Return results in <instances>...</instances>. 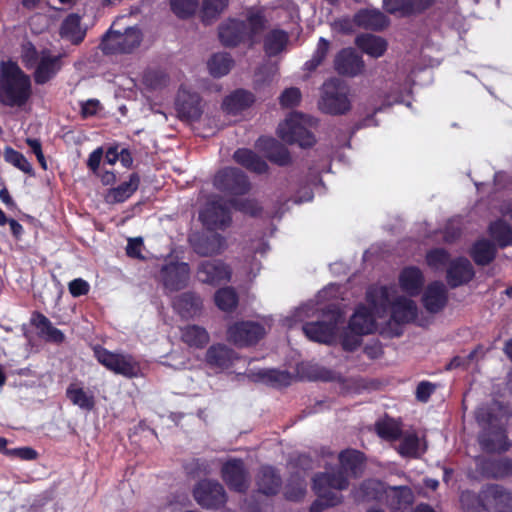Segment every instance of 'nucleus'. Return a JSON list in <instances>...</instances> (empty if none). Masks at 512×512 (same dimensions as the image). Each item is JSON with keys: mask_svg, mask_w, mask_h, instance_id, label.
Instances as JSON below:
<instances>
[{"mask_svg": "<svg viewBox=\"0 0 512 512\" xmlns=\"http://www.w3.org/2000/svg\"><path fill=\"white\" fill-rule=\"evenodd\" d=\"M33 94L32 81L17 62H0V105L9 108H22Z\"/></svg>", "mask_w": 512, "mask_h": 512, "instance_id": "nucleus-1", "label": "nucleus"}, {"mask_svg": "<svg viewBox=\"0 0 512 512\" xmlns=\"http://www.w3.org/2000/svg\"><path fill=\"white\" fill-rule=\"evenodd\" d=\"M268 19L260 9L249 10L246 21L236 18H228L218 27V37L221 44L228 48H234L242 43H248L253 47L257 43V36L266 28Z\"/></svg>", "mask_w": 512, "mask_h": 512, "instance_id": "nucleus-2", "label": "nucleus"}, {"mask_svg": "<svg viewBox=\"0 0 512 512\" xmlns=\"http://www.w3.org/2000/svg\"><path fill=\"white\" fill-rule=\"evenodd\" d=\"M465 512H512V493L499 484H488L478 496L470 492L461 495Z\"/></svg>", "mask_w": 512, "mask_h": 512, "instance_id": "nucleus-3", "label": "nucleus"}, {"mask_svg": "<svg viewBox=\"0 0 512 512\" xmlns=\"http://www.w3.org/2000/svg\"><path fill=\"white\" fill-rule=\"evenodd\" d=\"M142 39V31L136 26L127 27L124 32L110 28L102 37L100 49L105 55L128 54L140 46Z\"/></svg>", "mask_w": 512, "mask_h": 512, "instance_id": "nucleus-4", "label": "nucleus"}, {"mask_svg": "<svg viewBox=\"0 0 512 512\" xmlns=\"http://www.w3.org/2000/svg\"><path fill=\"white\" fill-rule=\"evenodd\" d=\"M312 489L317 497L327 499L328 505H338L342 502V495L336 491L348 488L349 480L342 470L319 472L312 479Z\"/></svg>", "mask_w": 512, "mask_h": 512, "instance_id": "nucleus-5", "label": "nucleus"}, {"mask_svg": "<svg viewBox=\"0 0 512 512\" xmlns=\"http://www.w3.org/2000/svg\"><path fill=\"white\" fill-rule=\"evenodd\" d=\"M348 86L338 78H331L324 82L320 107L323 112L330 115H343L351 109L348 98Z\"/></svg>", "mask_w": 512, "mask_h": 512, "instance_id": "nucleus-6", "label": "nucleus"}, {"mask_svg": "<svg viewBox=\"0 0 512 512\" xmlns=\"http://www.w3.org/2000/svg\"><path fill=\"white\" fill-rule=\"evenodd\" d=\"M93 351L97 361L113 373L129 379L138 377L140 366L132 355L114 353L100 345L95 346Z\"/></svg>", "mask_w": 512, "mask_h": 512, "instance_id": "nucleus-7", "label": "nucleus"}, {"mask_svg": "<svg viewBox=\"0 0 512 512\" xmlns=\"http://www.w3.org/2000/svg\"><path fill=\"white\" fill-rule=\"evenodd\" d=\"M216 190L229 196H242L249 192L251 184L247 175L235 167H225L219 170L213 179Z\"/></svg>", "mask_w": 512, "mask_h": 512, "instance_id": "nucleus-8", "label": "nucleus"}, {"mask_svg": "<svg viewBox=\"0 0 512 512\" xmlns=\"http://www.w3.org/2000/svg\"><path fill=\"white\" fill-rule=\"evenodd\" d=\"M324 315H329L328 321L306 322L302 329L309 340L329 345L335 341L341 313L338 309H329Z\"/></svg>", "mask_w": 512, "mask_h": 512, "instance_id": "nucleus-9", "label": "nucleus"}, {"mask_svg": "<svg viewBox=\"0 0 512 512\" xmlns=\"http://www.w3.org/2000/svg\"><path fill=\"white\" fill-rule=\"evenodd\" d=\"M266 334L265 327L255 321H237L227 329V340L237 347L257 344Z\"/></svg>", "mask_w": 512, "mask_h": 512, "instance_id": "nucleus-10", "label": "nucleus"}, {"mask_svg": "<svg viewBox=\"0 0 512 512\" xmlns=\"http://www.w3.org/2000/svg\"><path fill=\"white\" fill-rule=\"evenodd\" d=\"M193 496L197 503L206 509H219L227 502L226 491L216 480L199 481L193 489Z\"/></svg>", "mask_w": 512, "mask_h": 512, "instance_id": "nucleus-11", "label": "nucleus"}, {"mask_svg": "<svg viewBox=\"0 0 512 512\" xmlns=\"http://www.w3.org/2000/svg\"><path fill=\"white\" fill-rule=\"evenodd\" d=\"M199 218L209 231L225 230L232 223L230 208L221 198L209 201L200 212Z\"/></svg>", "mask_w": 512, "mask_h": 512, "instance_id": "nucleus-12", "label": "nucleus"}, {"mask_svg": "<svg viewBox=\"0 0 512 512\" xmlns=\"http://www.w3.org/2000/svg\"><path fill=\"white\" fill-rule=\"evenodd\" d=\"M221 477L231 491L245 494L249 489V472L240 458L226 461L221 467Z\"/></svg>", "mask_w": 512, "mask_h": 512, "instance_id": "nucleus-13", "label": "nucleus"}, {"mask_svg": "<svg viewBox=\"0 0 512 512\" xmlns=\"http://www.w3.org/2000/svg\"><path fill=\"white\" fill-rule=\"evenodd\" d=\"M197 278L211 286H219L231 280L232 269L222 260H204L197 266Z\"/></svg>", "mask_w": 512, "mask_h": 512, "instance_id": "nucleus-14", "label": "nucleus"}, {"mask_svg": "<svg viewBox=\"0 0 512 512\" xmlns=\"http://www.w3.org/2000/svg\"><path fill=\"white\" fill-rule=\"evenodd\" d=\"M478 443L481 449L489 454L505 453L510 450L511 442L507 435V429L502 424L486 427L479 434Z\"/></svg>", "mask_w": 512, "mask_h": 512, "instance_id": "nucleus-15", "label": "nucleus"}, {"mask_svg": "<svg viewBox=\"0 0 512 512\" xmlns=\"http://www.w3.org/2000/svg\"><path fill=\"white\" fill-rule=\"evenodd\" d=\"M278 136L288 144H297L301 148L312 147L316 143L314 134L293 118L286 119L277 129Z\"/></svg>", "mask_w": 512, "mask_h": 512, "instance_id": "nucleus-16", "label": "nucleus"}, {"mask_svg": "<svg viewBox=\"0 0 512 512\" xmlns=\"http://www.w3.org/2000/svg\"><path fill=\"white\" fill-rule=\"evenodd\" d=\"M189 241L193 251L202 257L219 255L226 248V238L215 231L196 234Z\"/></svg>", "mask_w": 512, "mask_h": 512, "instance_id": "nucleus-17", "label": "nucleus"}, {"mask_svg": "<svg viewBox=\"0 0 512 512\" xmlns=\"http://www.w3.org/2000/svg\"><path fill=\"white\" fill-rule=\"evenodd\" d=\"M162 283L169 291H180L188 285L190 267L186 262H170L160 271Z\"/></svg>", "mask_w": 512, "mask_h": 512, "instance_id": "nucleus-18", "label": "nucleus"}, {"mask_svg": "<svg viewBox=\"0 0 512 512\" xmlns=\"http://www.w3.org/2000/svg\"><path fill=\"white\" fill-rule=\"evenodd\" d=\"M172 308L182 319H194L200 316L204 309L203 298L195 291H186L172 299Z\"/></svg>", "mask_w": 512, "mask_h": 512, "instance_id": "nucleus-19", "label": "nucleus"}, {"mask_svg": "<svg viewBox=\"0 0 512 512\" xmlns=\"http://www.w3.org/2000/svg\"><path fill=\"white\" fill-rule=\"evenodd\" d=\"M62 55H53L49 49L40 51V59L33 72V80L37 85L51 81L62 69Z\"/></svg>", "mask_w": 512, "mask_h": 512, "instance_id": "nucleus-20", "label": "nucleus"}, {"mask_svg": "<svg viewBox=\"0 0 512 512\" xmlns=\"http://www.w3.org/2000/svg\"><path fill=\"white\" fill-rule=\"evenodd\" d=\"M474 277V267L464 256L452 259L446 270V281L452 289L468 284Z\"/></svg>", "mask_w": 512, "mask_h": 512, "instance_id": "nucleus-21", "label": "nucleus"}, {"mask_svg": "<svg viewBox=\"0 0 512 512\" xmlns=\"http://www.w3.org/2000/svg\"><path fill=\"white\" fill-rule=\"evenodd\" d=\"M365 63L353 48L341 49L334 58V69L339 75L355 77L364 71Z\"/></svg>", "mask_w": 512, "mask_h": 512, "instance_id": "nucleus-22", "label": "nucleus"}, {"mask_svg": "<svg viewBox=\"0 0 512 512\" xmlns=\"http://www.w3.org/2000/svg\"><path fill=\"white\" fill-rule=\"evenodd\" d=\"M201 99L197 93L180 89L175 102L176 111L182 120L196 121L202 115Z\"/></svg>", "mask_w": 512, "mask_h": 512, "instance_id": "nucleus-23", "label": "nucleus"}, {"mask_svg": "<svg viewBox=\"0 0 512 512\" xmlns=\"http://www.w3.org/2000/svg\"><path fill=\"white\" fill-rule=\"evenodd\" d=\"M255 101V95L251 91L238 88L223 99L222 110L228 115L236 116L249 109Z\"/></svg>", "mask_w": 512, "mask_h": 512, "instance_id": "nucleus-24", "label": "nucleus"}, {"mask_svg": "<svg viewBox=\"0 0 512 512\" xmlns=\"http://www.w3.org/2000/svg\"><path fill=\"white\" fill-rule=\"evenodd\" d=\"M447 302L448 292L441 281H433L428 284L422 297V303L429 313L436 314L442 311Z\"/></svg>", "mask_w": 512, "mask_h": 512, "instance_id": "nucleus-25", "label": "nucleus"}, {"mask_svg": "<svg viewBox=\"0 0 512 512\" xmlns=\"http://www.w3.org/2000/svg\"><path fill=\"white\" fill-rule=\"evenodd\" d=\"M478 470L481 475L488 479H503L512 476V459L483 458L478 462Z\"/></svg>", "mask_w": 512, "mask_h": 512, "instance_id": "nucleus-26", "label": "nucleus"}, {"mask_svg": "<svg viewBox=\"0 0 512 512\" xmlns=\"http://www.w3.org/2000/svg\"><path fill=\"white\" fill-rule=\"evenodd\" d=\"M401 290L410 297L418 296L424 286L425 278L420 268L416 266L404 267L398 277Z\"/></svg>", "mask_w": 512, "mask_h": 512, "instance_id": "nucleus-27", "label": "nucleus"}, {"mask_svg": "<svg viewBox=\"0 0 512 512\" xmlns=\"http://www.w3.org/2000/svg\"><path fill=\"white\" fill-rule=\"evenodd\" d=\"M256 485L259 493L265 496H275L280 491L282 479L274 467L265 465L257 474Z\"/></svg>", "mask_w": 512, "mask_h": 512, "instance_id": "nucleus-28", "label": "nucleus"}, {"mask_svg": "<svg viewBox=\"0 0 512 512\" xmlns=\"http://www.w3.org/2000/svg\"><path fill=\"white\" fill-rule=\"evenodd\" d=\"M30 323L39 329V336L46 342L53 344H62L66 337L64 333L53 326L52 322L41 312L34 311L31 315Z\"/></svg>", "mask_w": 512, "mask_h": 512, "instance_id": "nucleus-29", "label": "nucleus"}, {"mask_svg": "<svg viewBox=\"0 0 512 512\" xmlns=\"http://www.w3.org/2000/svg\"><path fill=\"white\" fill-rule=\"evenodd\" d=\"M236 359V352L224 344L211 345L205 355V361L210 367L221 370L229 369Z\"/></svg>", "mask_w": 512, "mask_h": 512, "instance_id": "nucleus-30", "label": "nucleus"}, {"mask_svg": "<svg viewBox=\"0 0 512 512\" xmlns=\"http://www.w3.org/2000/svg\"><path fill=\"white\" fill-rule=\"evenodd\" d=\"M356 26L372 31H382L389 25V19L379 10L361 9L353 16Z\"/></svg>", "mask_w": 512, "mask_h": 512, "instance_id": "nucleus-31", "label": "nucleus"}, {"mask_svg": "<svg viewBox=\"0 0 512 512\" xmlns=\"http://www.w3.org/2000/svg\"><path fill=\"white\" fill-rule=\"evenodd\" d=\"M416 317L417 306L413 300L401 296L391 304L389 323L402 325L414 321Z\"/></svg>", "mask_w": 512, "mask_h": 512, "instance_id": "nucleus-32", "label": "nucleus"}, {"mask_svg": "<svg viewBox=\"0 0 512 512\" xmlns=\"http://www.w3.org/2000/svg\"><path fill=\"white\" fill-rule=\"evenodd\" d=\"M348 327L357 335L373 333L376 325L372 312L364 305L359 306L351 316Z\"/></svg>", "mask_w": 512, "mask_h": 512, "instance_id": "nucleus-33", "label": "nucleus"}, {"mask_svg": "<svg viewBox=\"0 0 512 512\" xmlns=\"http://www.w3.org/2000/svg\"><path fill=\"white\" fill-rule=\"evenodd\" d=\"M469 255L477 266H487L495 260L497 247L490 240L481 238L472 244Z\"/></svg>", "mask_w": 512, "mask_h": 512, "instance_id": "nucleus-34", "label": "nucleus"}, {"mask_svg": "<svg viewBox=\"0 0 512 512\" xmlns=\"http://www.w3.org/2000/svg\"><path fill=\"white\" fill-rule=\"evenodd\" d=\"M261 148L266 158L278 166L285 167L292 162L289 150L274 138L264 139Z\"/></svg>", "mask_w": 512, "mask_h": 512, "instance_id": "nucleus-35", "label": "nucleus"}, {"mask_svg": "<svg viewBox=\"0 0 512 512\" xmlns=\"http://www.w3.org/2000/svg\"><path fill=\"white\" fill-rule=\"evenodd\" d=\"M356 46L365 54L373 58H379L385 54L388 48L387 41L374 34H360L355 38Z\"/></svg>", "mask_w": 512, "mask_h": 512, "instance_id": "nucleus-36", "label": "nucleus"}, {"mask_svg": "<svg viewBox=\"0 0 512 512\" xmlns=\"http://www.w3.org/2000/svg\"><path fill=\"white\" fill-rule=\"evenodd\" d=\"M180 337L183 343L196 349L204 348L210 341L208 331L196 324H189L180 328Z\"/></svg>", "mask_w": 512, "mask_h": 512, "instance_id": "nucleus-37", "label": "nucleus"}, {"mask_svg": "<svg viewBox=\"0 0 512 512\" xmlns=\"http://www.w3.org/2000/svg\"><path fill=\"white\" fill-rule=\"evenodd\" d=\"M234 160L246 169L257 174H264L269 166L259 155L247 148H239L234 152Z\"/></svg>", "mask_w": 512, "mask_h": 512, "instance_id": "nucleus-38", "label": "nucleus"}, {"mask_svg": "<svg viewBox=\"0 0 512 512\" xmlns=\"http://www.w3.org/2000/svg\"><path fill=\"white\" fill-rule=\"evenodd\" d=\"M60 35L72 44L79 45L86 35V31L81 28V17L75 13L69 14L61 24Z\"/></svg>", "mask_w": 512, "mask_h": 512, "instance_id": "nucleus-39", "label": "nucleus"}, {"mask_svg": "<svg viewBox=\"0 0 512 512\" xmlns=\"http://www.w3.org/2000/svg\"><path fill=\"white\" fill-rule=\"evenodd\" d=\"M289 41L288 33L283 29L270 30L263 39V50L268 57L280 54Z\"/></svg>", "mask_w": 512, "mask_h": 512, "instance_id": "nucleus-40", "label": "nucleus"}, {"mask_svg": "<svg viewBox=\"0 0 512 512\" xmlns=\"http://www.w3.org/2000/svg\"><path fill=\"white\" fill-rule=\"evenodd\" d=\"M140 184V176L138 173H132L129 180L112 188L107 194L109 203H122L129 199L138 189Z\"/></svg>", "mask_w": 512, "mask_h": 512, "instance_id": "nucleus-41", "label": "nucleus"}, {"mask_svg": "<svg viewBox=\"0 0 512 512\" xmlns=\"http://www.w3.org/2000/svg\"><path fill=\"white\" fill-rule=\"evenodd\" d=\"M338 458L340 463L339 470L344 471L345 475L349 473L354 477L358 475L365 462L364 453L355 449L341 451Z\"/></svg>", "mask_w": 512, "mask_h": 512, "instance_id": "nucleus-42", "label": "nucleus"}, {"mask_svg": "<svg viewBox=\"0 0 512 512\" xmlns=\"http://www.w3.org/2000/svg\"><path fill=\"white\" fill-rule=\"evenodd\" d=\"M66 397L70 402L85 411H91L95 408V397L92 392H86L83 387L76 383H71L66 389Z\"/></svg>", "mask_w": 512, "mask_h": 512, "instance_id": "nucleus-43", "label": "nucleus"}, {"mask_svg": "<svg viewBox=\"0 0 512 512\" xmlns=\"http://www.w3.org/2000/svg\"><path fill=\"white\" fill-rule=\"evenodd\" d=\"M488 232L499 248L512 246V228L505 220L497 219L491 222Z\"/></svg>", "mask_w": 512, "mask_h": 512, "instance_id": "nucleus-44", "label": "nucleus"}, {"mask_svg": "<svg viewBox=\"0 0 512 512\" xmlns=\"http://www.w3.org/2000/svg\"><path fill=\"white\" fill-rule=\"evenodd\" d=\"M214 302L217 308L223 312H233L239 303L236 290L231 286L219 288L214 294Z\"/></svg>", "mask_w": 512, "mask_h": 512, "instance_id": "nucleus-45", "label": "nucleus"}, {"mask_svg": "<svg viewBox=\"0 0 512 512\" xmlns=\"http://www.w3.org/2000/svg\"><path fill=\"white\" fill-rule=\"evenodd\" d=\"M375 431L380 438L386 441H396L402 437L401 424L388 416L376 421Z\"/></svg>", "mask_w": 512, "mask_h": 512, "instance_id": "nucleus-46", "label": "nucleus"}, {"mask_svg": "<svg viewBox=\"0 0 512 512\" xmlns=\"http://www.w3.org/2000/svg\"><path fill=\"white\" fill-rule=\"evenodd\" d=\"M234 65V60L229 53L213 54L207 62L209 73L219 78L227 75Z\"/></svg>", "mask_w": 512, "mask_h": 512, "instance_id": "nucleus-47", "label": "nucleus"}, {"mask_svg": "<svg viewBox=\"0 0 512 512\" xmlns=\"http://www.w3.org/2000/svg\"><path fill=\"white\" fill-rule=\"evenodd\" d=\"M3 157L5 162L11 164L23 173L30 176L35 175L32 164L28 161L24 154L15 150L14 148L10 146L5 147Z\"/></svg>", "mask_w": 512, "mask_h": 512, "instance_id": "nucleus-48", "label": "nucleus"}, {"mask_svg": "<svg viewBox=\"0 0 512 512\" xmlns=\"http://www.w3.org/2000/svg\"><path fill=\"white\" fill-rule=\"evenodd\" d=\"M228 0H204L201 10V20L210 25L227 8Z\"/></svg>", "mask_w": 512, "mask_h": 512, "instance_id": "nucleus-49", "label": "nucleus"}, {"mask_svg": "<svg viewBox=\"0 0 512 512\" xmlns=\"http://www.w3.org/2000/svg\"><path fill=\"white\" fill-rule=\"evenodd\" d=\"M330 47V42L324 37H320L317 43V47L308 61L305 62L304 68L308 72L315 71L325 60Z\"/></svg>", "mask_w": 512, "mask_h": 512, "instance_id": "nucleus-50", "label": "nucleus"}, {"mask_svg": "<svg viewBox=\"0 0 512 512\" xmlns=\"http://www.w3.org/2000/svg\"><path fill=\"white\" fill-rule=\"evenodd\" d=\"M450 253L444 248H433L426 253V263L433 270H439L448 266L451 259Z\"/></svg>", "mask_w": 512, "mask_h": 512, "instance_id": "nucleus-51", "label": "nucleus"}, {"mask_svg": "<svg viewBox=\"0 0 512 512\" xmlns=\"http://www.w3.org/2000/svg\"><path fill=\"white\" fill-rule=\"evenodd\" d=\"M262 379L273 387H287L292 382V375L288 371L270 369L261 373Z\"/></svg>", "mask_w": 512, "mask_h": 512, "instance_id": "nucleus-52", "label": "nucleus"}, {"mask_svg": "<svg viewBox=\"0 0 512 512\" xmlns=\"http://www.w3.org/2000/svg\"><path fill=\"white\" fill-rule=\"evenodd\" d=\"M198 0H170L171 11L180 19H188L194 15Z\"/></svg>", "mask_w": 512, "mask_h": 512, "instance_id": "nucleus-53", "label": "nucleus"}, {"mask_svg": "<svg viewBox=\"0 0 512 512\" xmlns=\"http://www.w3.org/2000/svg\"><path fill=\"white\" fill-rule=\"evenodd\" d=\"M414 496L411 489L407 486H399L394 488L392 496L393 509H407L413 504Z\"/></svg>", "mask_w": 512, "mask_h": 512, "instance_id": "nucleus-54", "label": "nucleus"}, {"mask_svg": "<svg viewBox=\"0 0 512 512\" xmlns=\"http://www.w3.org/2000/svg\"><path fill=\"white\" fill-rule=\"evenodd\" d=\"M229 205L237 211L257 217L262 213V207L253 199H229Z\"/></svg>", "mask_w": 512, "mask_h": 512, "instance_id": "nucleus-55", "label": "nucleus"}, {"mask_svg": "<svg viewBox=\"0 0 512 512\" xmlns=\"http://www.w3.org/2000/svg\"><path fill=\"white\" fill-rule=\"evenodd\" d=\"M419 438L412 433L403 437L398 447V453L403 457L416 458L418 456Z\"/></svg>", "mask_w": 512, "mask_h": 512, "instance_id": "nucleus-56", "label": "nucleus"}, {"mask_svg": "<svg viewBox=\"0 0 512 512\" xmlns=\"http://www.w3.org/2000/svg\"><path fill=\"white\" fill-rule=\"evenodd\" d=\"M411 0H383V9L392 15L400 14L401 16L413 15L410 6Z\"/></svg>", "mask_w": 512, "mask_h": 512, "instance_id": "nucleus-57", "label": "nucleus"}, {"mask_svg": "<svg viewBox=\"0 0 512 512\" xmlns=\"http://www.w3.org/2000/svg\"><path fill=\"white\" fill-rule=\"evenodd\" d=\"M40 59V52L35 45L28 41L21 45V61L27 69L36 67Z\"/></svg>", "mask_w": 512, "mask_h": 512, "instance_id": "nucleus-58", "label": "nucleus"}, {"mask_svg": "<svg viewBox=\"0 0 512 512\" xmlns=\"http://www.w3.org/2000/svg\"><path fill=\"white\" fill-rule=\"evenodd\" d=\"M367 301L374 307H386L390 304L389 289L386 286L369 289L367 291Z\"/></svg>", "mask_w": 512, "mask_h": 512, "instance_id": "nucleus-59", "label": "nucleus"}, {"mask_svg": "<svg viewBox=\"0 0 512 512\" xmlns=\"http://www.w3.org/2000/svg\"><path fill=\"white\" fill-rule=\"evenodd\" d=\"M301 91L299 88H286L279 97V103L283 108H293L301 101Z\"/></svg>", "mask_w": 512, "mask_h": 512, "instance_id": "nucleus-60", "label": "nucleus"}, {"mask_svg": "<svg viewBox=\"0 0 512 512\" xmlns=\"http://www.w3.org/2000/svg\"><path fill=\"white\" fill-rule=\"evenodd\" d=\"M390 106V103H383L380 106L373 107L370 113H368L364 118H362L355 124V129L359 130L370 126H378L379 123L378 120L375 118V115L379 112L384 111L386 108H390Z\"/></svg>", "mask_w": 512, "mask_h": 512, "instance_id": "nucleus-61", "label": "nucleus"}, {"mask_svg": "<svg viewBox=\"0 0 512 512\" xmlns=\"http://www.w3.org/2000/svg\"><path fill=\"white\" fill-rule=\"evenodd\" d=\"M7 456L11 458H19L21 460L31 461L37 459L38 452L31 447H19L7 451Z\"/></svg>", "mask_w": 512, "mask_h": 512, "instance_id": "nucleus-62", "label": "nucleus"}, {"mask_svg": "<svg viewBox=\"0 0 512 512\" xmlns=\"http://www.w3.org/2000/svg\"><path fill=\"white\" fill-rule=\"evenodd\" d=\"M436 385L429 381H421L416 388L415 396L420 402L426 403L435 392Z\"/></svg>", "mask_w": 512, "mask_h": 512, "instance_id": "nucleus-63", "label": "nucleus"}, {"mask_svg": "<svg viewBox=\"0 0 512 512\" xmlns=\"http://www.w3.org/2000/svg\"><path fill=\"white\" fill-rule=\"evenodd\" d=\"M68 289L70 294L76 298L87 295L90 290V285L86 280L76 278L69 283Z\"/></svg>", "mask_w": 512, "mask_h": 512, "instance_id": "nucleus-64", "label": "nucleus"}]
</instances>
